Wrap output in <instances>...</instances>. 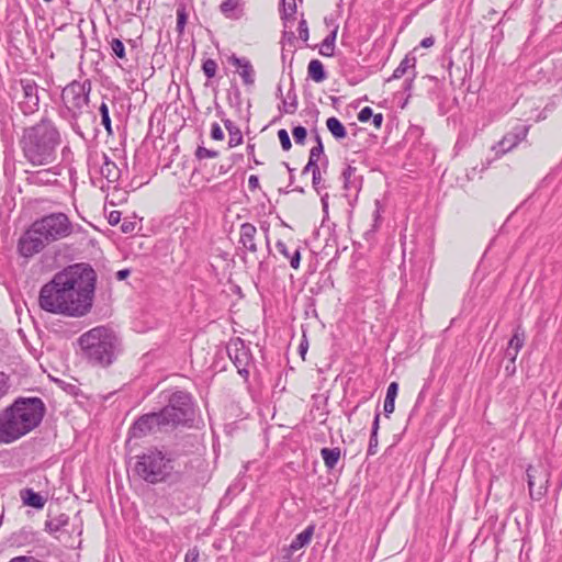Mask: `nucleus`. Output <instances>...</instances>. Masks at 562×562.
Instances as JSON below:
<instances>
[{"label": "nucleus", "instance_id": "obj_1", "mask_svg": "<svg viewBox=\"0 0 562 562\" xmlns=\"http://www.w3.org/2000/svg\"><path fill=\"white\" fill-rule=\"evenodd\" d=\"M95 283L97 273L90 265H71L41 288L38 305L50 314L82 317L92 308Z\"/></svg>", "mask_w": 562, "mask_h": 562}, {"label": "nucleus", "instance_id": "obj_2", "mask_svg": "<svg viewBox=\"0 0 562 562\" xmlns=\"http://www.w3.org/2000/svg\"><path fill=\"white\" fill-rule=\"evenodd\" d=\"M194 422V402L186 391L172 392L167 404L157 412L140 415L128 429L132 438H144L157 434H168L180 427H191Z\"/></svg>", "mask_w": 562, "mask_h": 562}, {"label": "nucleus", "instance_id": "obj_3", "mask_svg": "<svg viewBox=\"0 0 562 562\" xmlns=\"http://www.w3.org/2000/svg\"><path fill=\"white\" fill-rule=\"evenodd\" d=\"M61 143L59 127L47 115L42 116L35 124L24 127L18 142L22 157L33 167L55 164Z\"/></svg>", "mask_w": 562, "mask_h": 562}, {"label": "nucleus", "instance_id": "obj_4", "mask_svg": "<svg viewBox=\"0 0 562 562\" xmlns=\"http://www.w3.org/2000/svg\"><path fill=\"white\" fill-rule=\"evenodd\" d=\"M46 414L41 397H16L0 412V443H12L37 428Z\"/></svg>", "mask_w": 562, "mask_h": 562}, {"label": "nucleus", "instance_id": "obj_5", "mask_svg": "<svg viewBox=\"0 0 562 562\" xmlns=\"http://www.w3.org/2000/svg\"><path fill=\"white\" fill-rule=\"evenodd\" d=\"M74 225L68 215L54 212L33 222L20 237L18 249L21 256L32 257L41 252L46 245L64 239L72 234Z\"/></svg>", "mask_w": 562, "mask_h": 562}, {"label": "nucleus", "instance_id": "obj_6", "mask_svg": "<svg viewBox=\"0 0 562 562\" xmlns=\"http://www.w3.org/2000/svg\"><path fill=\"white\" fill-rule=\"evenodd\" d=\"M175 454L164 448L149 447L136 457L135 474L148 484H177L182 473L175 468Z\"/></svg>", "mask_w": 562, "mask_h": 562}, {"label": "nucleus", "instance_id": "obj_7", "mask_svg": "<svg viewBox=\"0 0 562 562\" xmlns=\"http://www.w3.org/2000/svg\"><path fill=\"white\" fill-rule=\"evenodd\" d=\"M83 359L92 367L108 368L120 353V339L105 326H97L82 334L78 339Z\"/></svg>", "mask_w": 562, "mask_h": 562}, {"label": "nucleus", "instance_id": "obj_8", "mask_svg": "<svg viewBox=\"0 0 562 562\" xmlns=\"http://www.w3.org/2000/svg\"><path fill=\"white\" fill-rule=\"evenodd\" d=\"M91 92L90 80L82 82L74 80L61 91V117L68 121L75 134L86 138L80 125V119L88 116L91 122L95 121V115L89 110V94Z\"/></svg>", "mask_w": 562, "mask_h": 562}, {"label": "nucleus", "instance_id": "obj_9", "mask_svg": "<svg viewBox=\"0 0 562 562\" xmlns=\"http://www.w3.org/2000/svg\"><path fill=\"white\" fill-rule=\"evenodd\" d=\"M16 106L25 116L35 114L40 110V87L32 78H21L16 81Z\"/></svg>", "mask_w": 562, "mask_h": 562}, {"label": "nucleus", "instance_id": "obj_10", "mask_svg": "<svg viewBox=\"0 0 562 562\" xmlns=\"http://www.w3.org/2000/svg\"><path fill=\"white\" fill-rule=\"evenodd\" d=\"M526 475L530 498L540 501L548 492L551 476L549 468L542 463L528 465Z\"/></svg>", "mask_w": 562, "mask_h": 562}, {"label": "nucleus", "instance_id": "obj_11", "mask_svg": "<svg viewBox=\"0 0 562 562\" xmlns=\"http://www.w3.org/2000/svg\"><path fill=\"white\" fill-rule=\"evenodd\" d=\"M226 351L229 359L236 367L238 374L247 380L249 376L248 368L252 361V355L249 346H247L241 338L237 337L229 340Z\"/></svg>", "mask_w": 562, "mask_h": 562}, {"label": "nucleus", "instance_id": "obj_12", "mask_svg": "<svg viewBox=\"0 0 562 562\" xmlns=\"http://www.w3.org/2000/svg\"><path fill=\"white\" fill-rule=\"evenodd\" d=\"M26 178L25 181L31 186H52L58 182L56 178L59 175L57 171V167H50L46 169H41L36 171H25Z\"/></svg>", "mask_w": 562, "mask_h": 562}, {"label": "nucleus", "instance_id": "obj_13", "mask_svg": "<svg viewBox=\"0 0 562 562\" xmlns=\"http://www.w3.org/2000/svg\"><path fill=\"white\" fill-rule=\"evenodd\" d=\"M228 63L232 66L240 68L239 76L241 77L245 86H254L256 72L249 59L245 57H237L233 54L228 57Z\"/></svg>", "mask_w": 562, "mask_h": 562}, {"label": "nucleus", "instance_id": "obj_14", "mask_svg": "<svg viewBox=\"0 0 562 562\" xmlns=\"http://www.w3.org/2000/svg\"><path fill=\"white\" fill-rule=\"evenodd\" d=\"M256 235L257 228L254 224L246 222L240 225L238 243L241 245L244 250L251 254L257 252L258 247L256 244Z\"/></svg>", "mask_w": 562, "mask_h": 562}, {"label": "nucleus", "instance_id": "obj_15", "mask_svg": "<svg viewBox=\"0 0 562 562\" xmlns=\"http://www.w3.org/2000/svg\"><path fill=\"white\" fill-rule=\"evenodd\" d=\"M221 13L231 20H239L244 15L245 1L244 0H224L220 5Z\"/></svg>", "mask_w": 562, "mask_h": 562}, {"label": "nucleus", "instance_id": "obj_16", "mask_svg": "<svg viewBox=\"0 0 562 562\" xmlns=\"http://www.w3.org/2000/svg\"><path fill=\"white\" fill-rule=\"evenodd\" d=\"M314 531L315 524H311L302 532L296 535L288 547L289 554L306 547L311 542ZM288 558H290V555H288Z\"/></svg>", "mask_w": 562, "mask_h": 562}, {"label": "nucleus", "instance_id": "obj_17", "mask_svg": "<svg viewBox=\"0 0 562 562\" xmlns=\"http://www.w3.org/2000/svg\"><path fill=\"white\" fill-rule=\"evenodd\" d=\"M344 180V189L346 191L355 190L358 192L361 189L362 177L357 175V168L348 165L341 172Z\"/></svg>", "mask_w": 562, "mask_h": 562}, {"label": "nucleus", "instance_id": "obj_18", "mask_svg": "<svg viewBox=\"0 0 562 562\" xmlns=\"http://www.w3.org/2000/svg\"><path fill=\"white\" fill-rule=\"evenodd\" d=\"M276 248L284 258L289 260L291 268H293L294 270H297L300 268L301 249L299 246L291 250L284 241L278 240L276 243Z\"/></svg>", "mask_w": 562, "mask_h": 562}, {"label": "nucleus", "instance_id": "obj_19", "mask_svg": "<svg viewBox=\"0 0 562 562\" xmlns=\"http://www.w3.org/2000/svg\"><path fill=\"white\" fill-rule=\"evenodd\" d=\"M20 497L25 506L42 509L45 506L46 498L33 488L26 487L20 491Z\"/></svg>", "mask_w": 562, "mask_h": 562}, {"label": "nucleus", "instance_id": "obj_20", "mask_svg": "<svg viewBox=\"0 0 562 562\" xmlns=\"http://www.w3.org/2000/svg\"><path fill=\"white\" fill-rule=\"evenodd\" d=\"M103 164L100 167V173L102 177H104L109 182H117L121 178V170L116 166L115 162H113L106 154L102 155Z\"/></svg>", "mask_w": 562, "mask_h": 562}, {"label": "nucleus", "instance_id": "obj_21", "mask_svg": "<svg viewBox=\"0 0 562 562\" xmlns=\"http://www.w3.org/2000/svg\"><path fill=\"white\" fill-rule=\"evenodd\" d=\"M224 126L228 132V147L233 148L243 143V134L240 128L229 119L223 120Z\"/></svg>", "mask_w": 562, "mask_h": 562}, {"label": "nucleus", "instance_id": "obj_22", "mask_svg": "<svg viewBox=\"0 0 562 562\" xmlns=\"http://www.w3.org/2000/svg\"><path fill=\"white\" fill-rule=\"evenodd\" d=\"M338 27V24H335L330 33L323 40L319 47L321 55L325 57H331L334 55Z\"/></svg>", "mask_w": 562, "mask_h": 562}, {"label": "nucleus", "instance_id": "obj_23", "mask_svg": "<svg viewBox=\"0 0 562 562\" xmlns=\"http://www.w3.org/2000/svg\"><path fill=\"white\" fill-rule=\"evenodd\" d=\"M519 143L520 140L516 139V137L508 132L495 146H493V149L496 151V156H502L512 150Z\"/></svg>", "mask_w": 562, "mask_h": 562}, {"label": "nucleus", "instance_id": "obj_24", "mask_svg": "<svg viewBox=\"0 0 562 562\" xmlns=\"http://www.w3.org/2000/svg\"><path fill=\"white\" fill-rule=\"evenodd\" d=\"M379 428H380V412L376 411L375 415H374V418H373L371 434H370V439H369V446H368V450H367V456L368 457L374 456L378 452V446H379L378 431H379Z\"/></svg>", "mask_w": 562, "mask_h": 562}, {"label": "nucleus", "instance_id": "obj_25", "mask_svg": "<svg viewBox=\"0 0 562 562\" xmlns=\"http://www.w3.org/2000/svg\"><path fill=\"white\" fill-rule=\"evenodd\" d=\"M307 75L315 82H323L327 78L324 65L318 59H312L307 66Z\"/></svg>", "mask_w": 562, "mask_h": 562}, {"label": "nucleus", "instance_id": "obj_26", "mask_svg": "<svg viewBox=\"0 0 562 562\" xmlns=\"http://www.w3.org/2000/svg\"><path fill=\"white\" fill-rule=\"evenodd\" d=\"M321 456L324 460V463L328 470L335 469L339 459H340V449L339 448H322Z\"/></svg>", "mask_w": 562, "mask_h": 562}, {"label": "nucleus", "instance_id": "obj_27", "mask_svg": "<svg viewBox=\"0 0 562 562\" xmlns=\"http://www.w3.org/2000/svg\"><path fill=\"white\" fill-rule=\"evenodd\" d=\"M327 130L330 132L333 137L337 140L344 139L347 136V130L344 124L335 116L327 119Z\"/></svg>", "mask_w": 562, "mask_h": 562}, {"label": "nucleus", "instance_id": "obj_28", "mask_svg": "<svg viewBox=\"0 0 562 562\" xmlns=\"http://www.w3.org/2000/svg\"><path fill=\"white\" fill-rule=\"evenodd\" d=\"M415 65H416V57L415 56H411V55H406L402 59L400 65L395 68V70L393 71V75L391 76V78H389V81L392 80V79H400V78H402L408 71L409 68L414 69Z\"/></svg>", "mask_w": 562, "mask_h": 562}, {"label": "nucleus", "instance_id": "obj_29", "mask_svg": "<svg viewBox=\"0 0 562 562\" xmlns=\"http://www.w3.org/2000/svg\"><path fill=\"white\" fill-rule=\"evenodd\" d=\"M69 522V517L66 514H60L57 517H54L45 522V530L49 533H55L61 530Z\"/></svg>", "mask_w": 562, "mask_h": 562}, {"label": "nucleus", "instance_id": "obj_30", "mask_svg": "<svg viewBox=\"0 0 562 562\" xmlns=\"http://www.w3.org/2000/svg\"><path fill=\"white\" fill-rule=\"evenodd\" d=\"M374 206H375V210L373 212L372 228L364 233V238L367 240H369L374 235V233L378 231V228L380 227L381 222H382V215L381 214L383 212V205H382V203L379 200H375Z\"/></svg>", "mask_w": 562, "mask_h": 562}, {"label": "nucleus", "instance_id": "obj_31", "mask_svg": "<svg viewBox=\"0 0 562 562\" xmlns=\"http://www.w3.org/2000/svg\"><path fill=\"white\" fill-rule=\"evenodd\" d=\"M110 48L112 57L121 60L122 63L127 61L125 45L120 38H112L110 42Z\"/></svg>", "mask_w": 562, "mask_h": 562}, {"label": "nucleus", "instance_id": "obj_32", "mask_svg": "<svg viewBox=\"0 0 562 562\" xmlns=\"http://www.w3.org/2000/svg\"><path fill=\"white\" fill-rule=\"evenodd\" d=\"M525 340H526L525 330L522 329L521 325H517L516 328L514 329V334H513L512 338L508 341L507 347L517 349L518 351H520V349L525 345Z\"/></svg>", "mask_w": 562, "mask_h": 562}, {"label": "nucleus", "instance_id": "obj_33", "mask_svg": "<svg viewBox=\"0 0 562 562\" xmlns=\"http://www.w3.org/2000/svg\"><path fill=\"white\" fill-rule=\"evenodd\" d=\"M99 113H100V116H101V124L105 128L108 136H113L114 132H113V128H112V121H111V117H110V111H109V106H108V104L105 102H102L100 104Z\"/></svg>", "mask_w": 562, "mask_h": 562}, {"label": "nucleus", "instance_id": "obj_34", "mask_svg": "<svg viewBox=\"0 0 562 562\" xmlns=\"http://www.w3.org/2000/svg\"><path fill=\"white\" fill-rule=\"evenodd\" d=\"M288 99L290 101L289 103L286 102L285 99H282V104L284 106V112L293 114L297 110V105H299V103H297V95H296V92L294 90V83L293 82L291 85V88L288 91Z\"/></svg>", "mask_w": 562, "mask_h": 562}, {"label": "nucleus", "instance_id": "obj_35", "mask_svg": "<svg viewBox=\"0 0 562 562\" xmlns=\"http://www.w3.org/2000/svg\"><path fill=\"white\" fill-rule=\"evenodd\" d=\"M282 4L283 9L281 11V19L284 21L294 19V14L296 13L295 0H282Z\"/></svg>", "mask_w": 562, "mask_h": 562}, {"label": "nucleus", "instance_id": "obj_36", "mask_svg": "<svg viewBox=\"0 0 562 562\" xmlns=\"http://www.w3.org/2000/svg\"><path fill=\"white\" fill-rule=\"evenodd\" d=\"M217 68V63L212 58L205 59L202 64V70L207 79H212L215 77Z\"/></svg>", "mask_w": 562, "mask_h": 562}, {"label": "nucleus", "instance_id": "obj_37", "mask_svg": "<svg viewBox=\"0 0 562 562\" xmlns=\"http://www.w3.org/2000/svg\"><path fill=\"white\" fill-rule=\"evenodd\" d=\"M187 20H188V15L186 12V8L179 7L177 9V26H176L179 34L183 33L184 26L187 24Z\"/></svg>", "mask_w": 562, "mask_h": 562}, {"label": "nucleus", "instance_id": "obj_38", "mask_svg": "<svg viewBox=\"0 0 562 562\" xmlns=\"http://www.w3.org/2000/svg\"><path fill=\"white\" fill-rule=\"evenodd\" d=\"M292 135L296 144L303 145L307 136V131L304 126L297 125L293 127Z\"/></svg>", "mask_w": 562, "mask_h": 562}, {"label": "nucleus", "instance_id": "obj_39", "mask_svg": "<svg viewBox=\"0 0 562 562\" xmlns=\"http://www.w3.org/2000/svg\"><path fill=\"white\" fill-rule=\"evenodd\" d=\"M529 125L517 124L512 128L510 133L516 137V139L522 142L527 137Z\"/></svg>", "mask_w": 562, "mask_h": 562}, {"label": "nucleus", "instance_id": "obj_40", "mask_svg": "<svg viewBox=\"0 0 562 562\" xmlns=\"http://www.w3.org/2000/svg\"><path fill=\"white\" fill-rule=\"evenodd\" d=\"M278 138L280 140V144H281V147L283 150L288 151L291 149L292 143H291L290 135L286 132V130H284V128L279 130Z\"/></svg>", "mask_w": 562, "mask_h": 562}, {"label": "nucleus", "instance_id": "obj_41", "mask_svg": "<svg viewBox=\"0 0 562 562\" xmlns=\"http://www.w3.org/2000/svg\"><path fill=\"white\" fill-rule=\"evenodd\" d=\"M218 156L217 150L207 149L203 146H199L195 150V157L198 159H205V158H215Z\"/></svg>", "mask_w": 562, "mask_h": 562}, {"label": "nucleus", "instance_id": "obj_42", "mask_svg": "<svg viewBox=\"0 0 562 562\" xmlns=\"http://www.w3.org/2000/svg\"><path fill=\"white\" fill-rule=\"evenodd\" d=\"M10 389L9 376L0 371V401L8 394Z\"/></svg>", "mask_w": 562, "mask_h": 562}, {"label": "nucleus", "instance_id": "obj_43", "mask_svg": "<svg viewBox=\"0 0 562 562\" xmlns=\"http://www.w3.org/2000/svg\"><path fill=\"white\" fill-rule=\"evenodd\" d=\"M297 32H299V37L303 42L308 41L310 32H308V25H307V22L305 19H301V21L299 22Z\"/></svg>", "mask_w": 562, "mask_h": 562}, {"label": "nucleus", "instance_id": "obj_44", "mask_svg": "<svg viewBox=\"0 0 562 562\" xmlns=\"http://www.w3.org/2000/svg\"><path fill=\"white\" fill-rule=\"evenodd\" d=\"M322 155H324V145L323 143H319V145H315L314 147L311 148L308 159L318 162Z\"/></svg>", "mask_w": 562, "mask_h": 562}, {"label": "nucleus", "instance_id": "obj_45", "mask_svg": "<svg viewBox=\"0 0 562 562\" xmlns=\"http://www.w3.org/2000/svg\"><path fill=\"white\" fill-rule=\"evenodd\" d=\"M211 137L214 140H222V139H224V132L222 131V127L220 126V124L216 123V122H214L211 125Z\"/></svg>", "mask_w": 562, "mask_h": 562}, {"label": "nucleus", "instance_id": "obj_46", "mask_svg": "<svg viewBox=\"0 0 562 562\" xmlns=\"http://www.w3.org/2000/svg\"><path fill=\"white\" fill-rule=\"evenodd\" d=\"M200 551L198 547L189 549L184 555V562H199Z\"/></svg>", "mask_w": 562, "mask_h": 562}, {"label": "nucleus", "instance_id": "obj_47", "mask_svg": "<svg viewBox=\"0 0 562 562\" xmlns=\"http://www.w3.org/2000/svg\"><path fill=\"white\" fill-rule=\"evenodd\" d=\"M373 115V111L370 106H364L361 109V111L358 113V120L362 123L368 122L371 116Z\"/></svg>", "mask_w": 562, "mask_h": 562}, {"label": "nucleus", "instance_id": "obj_48", "mask_svg": "<svg viewBox=\"0 0 562 562\" xmlns=\"http://www.w3.org/2000/svg\"><path fill=\"white\" fill-rule=\"evenodd\" d=\"M397 392H398V383L397 382H391L387 386V390H386V395L385 397L387 398H392L395 401L396 396H397Z\"/></svg>", "mask_w": 562, "mask_h": 562}, {"label": "nucleus", "instance_id": "obj_49", "mask_svg": "<svg viewBox=\"0 0 562 562\" xmlns=\"http://www.w3.org/2000/svg\"><path fill=\"white\" fill-rule=\"evenodd\" d=\"M383 409H384V415L386 417H389L395 409V401L392 398L390 400V398L385 397Z\"/></svg>", "mask_w": 562, "mask_h": 562}, {"label": "nucleus", "instance_id": "obj_50", "mask_svg": "<svg viewBox=\"0 0 562 562\" xmlns=\"http://www.w3.org/2000/svg\"><path fill=\"white\" fill-rule=\"evenodd\" d=\"M314 170H321V167H319L318 162H315L314 160L308 159L307 164L305 165V167L302 170V173L305 175L311 171L313 175Z\"/></svg>", "mask_w": 562, "mask_h": 562}, {"label": "nucleus", "instance_id": "obj_51", "mask_svg": "<svg viewBox=\"0 0 562 562\" xmlns=\"http://www.w3.org/2000/svg\"><path fill=\"white\" fill-rule=\"evenodd\" d=\"M121 221V212L120 211H111L108 216V222L111 226H115Z\"/></svg>", "mask_w": 562, "mask_h": 562}, {"label": "nucleus", "instance_id": "obj_52", "mask_svg": "<svg viewBox=\"0 0 562 562\" xmlns=\"http://www.w3.org/2000/svg\"><path fill=\"white\" fill-rule=\"evenodd\" d=\"M322 181L321 170H314L312 175V184L317 193H319V183Z\"/></svg>", "mask_w": 562, "mask_h": 562}, {"label": "nucleus", "instance_id": "obj_53", "mask_svg": "<svg viewBox=\"0 0 562 562\" xmlns=\"http://www.w3.org/2000/svg\"><path fill=\"white\" fill-rule=\"evenodd\" d=\"M9 562H43V561L35 559L34 557L19 555V557L12 558Z\"/></svg>", "mask_w": 562, "mask_h": 562}, {"label": "nucleus", "instance_id": "obj_54", "mask_svg": "<svg viewBox=\"0 0 562 562\" xmlns=\"http://www.w3.org/2000/svg\"><path fill=\"white\" fill-rule=\"evenodd\" d=\"M519 351L517 349H513L507 347L505 350V357L512 362L515 363L516 358L518 356Z\"/></svg>", "mask_w": 562, "mask_h": 562}, {"label": "nucleus", "instance_id": "obj_55", "mask_svg": "<svg viewBox=\"0 0 562 562\" xmlns=\"http://www.w3.org/2000/svg\"><path fill=\"white\" fill-rule=\"evenodd\" d=\"M248 188L251 190V191H255L259 188V178L258 176L256 175H251L249 178H248Z\"/></svg>", "mask_w": 562, "mask_h": 562}, {"label": "nucleus", "instance_id": "obj_56", "mask_svg": "<svg viewBox=\"0 0 562 562\" xmlns=\"http://www.w3.org/2000/svg\"><path fill=\"white\" fill-rule=\"evenodd\" d=\"M135 228V223L132 221H124L121 225V231L125 234L132 233Z\"/></svg>", "mask_w": 562, "mask_h": 562}, {"label": "nucleus", "instance_id": "obj_57", "mask_svg": "<svg viewBox=\"0 0 562 562\" xmlns=\"http://www.w3.org/2000/svg\"><path fill=\"white\" fill-rule=\"evenodd\" d=\"M414 78H415V74H413V76L411 78L405 79L404 85H403L404 91L408 93L407 99L411 97V90L413 88Z\"/></svg>", "mask_w": 562, "mask_h": 562}, {"label": "nucleus", "instance_id": "obj_58", "mask_svg": "<svg viewBox=\"0 0 562 562\" xmlns=\"http://www.w3.org/2000/svg\"><path fill=\"white\" fill-rule=\"evenodd\" d=\"M371 119H372L373 125L376 128H380L382 126V123H383V114L382 113H376V114L373 113Z\"/></svg>", "mask_w": 562, "mask_h": 562}, {"label": "nucleus", "instance_id": "obj_59", "mask_svg": "<svg viewBox=\"0 0 562 562\" xmlns=\"http://www.w3.org/2000/svg\"><path fill=\"white\" fill-rule=\"evenodd\" d=\"M307 349H308V342H307L305 335H303V339L299 346V353L304 358V355L306 353Z\"/></svg>", "mask_w": 562, "mask_h": 562}, {"label": "nucleus", "instance_id": "obj_60", "mask_svg": "<svg viewBox=\"0 0 562 562\" xmlns=\"http://www.w3.org/2000/svg\"><path fill=\"white\" fill-rule=\"evenodd\" d=\"M435 43V38L432 36H429V37H425L422 42H420V46L422 47H425V48H428V47H431Z\"/></svg>", "mask_w": 562, "mask_h": 562}, {"label": "nucleus", "instance_id": "obj_61", "mask_svg": "<svg viewBox=\"0 0 562 562\" xmlns=\"http://www.w3.org/2000/svg\"><path fill=\"white\" fill-rule=\"evenodd\" d=\"M321 202H322V207H323L324 213L327 214L328 213V193H325L321 198Z\"/></svg>", "mask_w": 562, "mask_h": 562}, {"label": "nucleus", "instance_id": "obj_62", "mask_svg": "<svg viewBox=\"0 0 562 562\" xmlns=\"http://www.w3.org/2000/svg\"><path fill=\"white\" fill-rule=\"evenodd\" d=\"M247 153L249 156H252L254 157V162L256 165H260L261 162L259 160L256 159L255 157V145L254 144H248L247 145Z\"/></svg>", "mask_w": 562, "mask_h": 562}, {"label": "nucleus", "instance_id": "obj_63", "mask_svg": "<svg viewBox=\"0 0 562 562\" xmlns=\"http://www.w3.org/2000/svg\"><path fill=\"white\" fill-rule=\"evenodd\" d=\"M128 276H130V270L128 269L119 270L116 272V279L120 280V281L126 279Z\"/></svg>", "mask_w": 562, "mask_h": 562}, {"label": "nucleus", "instance_id": "obj_64", "mask_svg": "<svg viewBox=\"0 0 562 562\" xmlns=\"http://www.w3.org/2000/svg\"><path fill=\"white\" fill-rule=\"evenodd\" d=\"M233 165H234V161H231L228 165H221L220 169H218L220 173H222V175L227 173L231 170V168L233 167Z\"/></svg>", "mask_w": 562, "mask_h": 562}]
</instances>
